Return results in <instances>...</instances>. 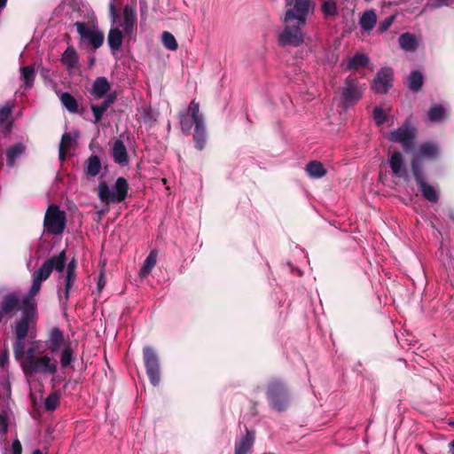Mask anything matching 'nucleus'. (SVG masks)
I'll list each match as a JSON object with an SVG mask.
<instances>
[{"instance_id": "nucleus-1", "label": "nucleus", "mask_w": 454, "mask_h": 454, "mask_svg": "<svg viewBox=\"0 0 454 454\" xmlns=\"http://www.w3.org/2000/svg\"><path fill=\"white\" fill-rule=\"evenodd\" d=\"M66 265V252L63 250L59 254L46 260L37 270L32 274V285L29 288V297L23 302L22 317L15 324L14 332L16 340L13 343V354L16 359H20L24 353L25 339L28 335L31 326L36 319V303L34 297L39 293L42 283L45 281L55 270L62 272Z\"/></svg>"}, {"instance_id": "nucleus-2", "label": "nucleus", "mask_w": 454, "mask_h": 454, "mask_svg": "<svg viewBox=\"0 0 454 454\" xmlns=\"http://www.w3.org/2000/svg\"><path fill=\"white\" fill-rule=\"evenodd\" d=\"M19 360L27 377L36 374L50 376L58 371L57 360L46 353L45 347L40 340L31 341Z\"/></svg>"}, {"instance_id": "nucleus-3", "label": "nucleus", "mask_w": 454, "mask_h": 454, "mask_svg": "<svg viewBox=\"0 0 454 454\" xmlns=\"http://www.w3.org/2000/svg\"><path fill=\"white\" fill-rule=\"evenodd\" d=\"M128 190V182L123 177L116 180L112 190L105 182H102L98 185V198L103 203H120L126 199Z\"/></svg>"}, {"instance_id": "nucleus-4", "label": "nucleus", "mask_w": 454, "mask_h": 454, "mask_svg": "<svg viewBox=\"0 0 454 454\" xmlns=\"http://www.w3.org/2000/svg\"><path fill=\"white\" fill-rule=\"evenodd\" d=\"M288 9L286 12L285 23L297 21L300 25H305L307 15L313 10L312 0H286Z\"/></svg>"}, {"instance_id": "nucleus-5", "label": "nucleus", "mask_w": 454, "mask_h": 454, "mask_svg": "<svg viewBox=\"0 0 454 454\" xmlns=\"http://www.w3.org/2000/svg\"><path fill=\"white\" fill-rule=\"evenodd\" d=\"M267 397L270 406L278 411H284L290 402V395L286 387L278 380L271 381L269 384Z\"/></svg>"}, {"instance_id": "nucleus-6", "label": "nucleus", "mask_w": 454, "mask_h": 454, "mask_svg": "<svg viewBox=\"0 0 454 454\" xmlns=\"http://www.w3.org/2000/svg\"><path fill=\"white\" fill-rule=\"evenodd\" d=\"M416 136L417 129L407 121L401 127L391 131L387 138L390 142L401 144L405 152H410L414 148Z\"/></svg>"}, {"instance_id": "nucleus-7", "label": "nucleus", "mask_w": 454, "mask_h": 454, "mask_svg": "<svg viewBox=\"0 0 454 454\" xmlns=\"http://www.w3.org/2000/svg\"><path fill=\"white\" fill-rule=\"evenodd\" d=\"M43 225L45 231L53 235L61 234L66 227V214L56 205H50L45 213Z\"/></svg>"}, {"instance_id": "nucleus-8", "label": "nucleus", "mask_w": 454, "mask_h": 454, "mask_svg": "<svg viewBox=\"0 0 454 454\" xmlns=\"http://www.w3.org/2000/svg\"><path fill=\"white\" fill-rule=\"evenodd\" d=\"M363 86L355 76H348L345 80L340 90V101L344 107L354 106L362 97Z\"/></svg>"}, {"instance_id": "nucleus-9", "label": "nucleus", "mask_w": 454, "mask_h": 454, "mask_svg": "<svg viewBox=\"0 0 454 454\" xmlns=\"http://www.w3.org/2000/svg\"><path fill=\"white\" fill-rule=\"evenodd\" d=\"M297 21L286 23L285 28L278 35V41L282 46L297 47L303 43V35Z\"/></svg>"}, {"instance_id": "nucleus-10", "label": "nucleus", "mask_w": 454, "mask_h": 454, "mask_svg": "<svg viewBox=\"0 0 454 454\" xmlns=\"http://www.w3.org/2000/svg\"><path fill=\"white\" fill-rule=\"evenodd\" d=\"M440 150L437 144L434 142H426L421 144L415 152L411 160V169L414 173V167L418 170H422L421 160L425 159L434 160L439 156Z\"/></svg>"}, {"instance_id": "nucleus-11", "label": "nucleus", "mask_w": 454, "mask_h": 454, "mask_svg": "<svg viewBox=\"0 0 454 454\" xmlns=\"http://www.w3.org/2000/svg\"><path fill=\"white\" fill-rule=\"evenodd\" d=\"M144 361L146 367V372L153 386L160 383V364L159 359L154 350L150 347L144 348Z\"/></svg>"}, {"instance_id": "nucleus-12", "label": "nucleus", "mask_w": 454, "mask_h": 454, "mask_svg": "<svg viewBox=\"0 0 454 454\" xmlns=\"http://www.w3.org/2000/svg\"><path fill=\"white\" fill-rule=\"evenodd\" d=\"M75 27L81 38L88 41L94 49H98L103 44L104 35L96 27H86L82 22H76Z\"/></svg>"}, {"instance_id": "nucleus-13", "label": "nucleus", "mask_w": 454, "mask_h": 454, "mask_svg": "<svg viewBox=\"0 0 454 454\" xmlns=\"http://www.w3.org/2000/svg\"><path fill=\"white\" fill-rule=\"evenodd\" d=\"M393 74V70L390 67L381 68L373 80L372 90L380 94L387 92L392 86Z\"/></svg>"}, {"instance_id": "nucleus-14", "label": "nucleus", "mask_w": 454, "mask_h": 454, "mask_svg": "<svg viewBox=\"0 0 454 454\" xmlns=\"http://www.w3.org/2000/svg\"><path fill=\"white\" fill-rule=\"evenodd\" d=\"M413 176L423 197L430 202H437L439 200L438 192L433 185L426 182L423 171L418 170L416 167H414Z\"/></svg>"}, {"instance_id": "nucleus-15", "label": "nucleus", "mask_w": 454, "mask_h": 454, "mask_svg": "<svg viewBox=\"0 0 454 454\" xmlns=\"http://www.w3.org/2000/svg\"><path fill=\"white\" fill-rule=\"evenodd\" d=\"M68 344L70 343L66 339L63 332L58 327H53L51 329L48 340L43 345L45 348H47L51 353H57Z\"/></svg>"}, {"instance_id": "nucleus-16", "label": "nucleus", "mask_w": 454, "mask_h": 454, "mask_svg": "<svg viewBox=\"0 0 454 454\" xmlns=\"http://www.w3.org/2000/svg\"><path fill=\"white\" fill-rule=\"evenodd\" d=\"M27 297H29V293L27 295H25L22 298H20L17 293L5 295L0 307V312H2V316L4 317V315L11 314L20 309L23 310L22 301Z\"/></svg>"}, {"instance_id": "nucleus-17", "label": "nucleus", "mask_w": 454, "mask_h": 454, "mask_svg": "<svg viewBox=\"0 0 454 454\" xmlns=\"http://www.w3.org/2000/svg\"><path fill=\"white\" fill-rule=\"evenodd\" d=\"M388 161L393 175L404 179L408 177V170L405 166L404 159L401 152H393L389 157Z\"/></svg>"}, {"instance_id": "nucleus-18", "label": "nucleus", "mask_w": 454, "mask_h": 454, "mask_svg": "<svg viewBox=\"0 0 454 454\" xmlns=\"http://www.w3.org/2000/svg\"><path fill=\"white\" fill-rule=\"evenodd\" d=\"M123 27L124 34L129 35L132 34L137 24V11L134 5H126L123 9Z\"/></svg>"}, {"instance_id": "nucleus-19", "label": "nucleus", "mask_w": 454, "mask_h": 454, "mask_svg": "<svg viewBox=\"0 0 454 454\" xmlns=\"http://www.w3.org/2000/svg\"><path fill=\"white\" fill-rule=\"evenodd\" d=\"M75 269H76L75 260L72 259L67 263L66 275H65V280H64L65 288L63 291L65 300H68L70 290L75 281V278H76Z\"/></svg>"}, {"instance_id": "nucleus-20", "label": "nucleus", "mask_w": 454, "mask_h": 454, "mask_svg": "<svg viewBox=\"0 0 454 454\" xmlns=\"http://www.w3.org/2000/svg\"><path fill=\"white\" fill-rule=\"evenodd\" d=\"M254 442V434L247 430L246 434L236 442L234 454H248L252 450Z\"/></svg>"}, {"instance_id": "nucleus-21", "label": "nucleus", "mask_w": 454, "mask_h": 454, "mask_svg": "<svg viewBox=\"0 0 454 454\" xmlns=\"http://www.w3.org/2000/svg\"><path fill=\"white\" fill-rule=\"evenodd\" d=\"M110 90V83L106 77H98L90 90L91 95L96 99L102 98Z\"/></svg>"}, {"instance_id": "nucleus-22", "label": "nucleus", "mask_w": 454, "mask_h": 454, "mask_svg": "<svg viewBox=\"0 0 454 454\" xmlns=\"http://www.w3.org/2000/svg\"><path fill=\"white\" fill-rule=\"evenodd\" d=\"M112 155L116 163L125 165L128 162L127 149L121 140H116L114 143Z\"/></svg>"}, {"instance_id": "nucleus-23", "label": "nucleus", "mask_w": 454, "mask_h": 454, "mask_svg": "<svg viewBox=\"0 0 454 454\" xmlns=\"http://www.w3.org/2000/svg\"><path fill=\"white\" fill-rule=\"evenodd\" d=\"M193 140L198 150L201 151L205 148L207 140L205 121L194 124Z\"/></svg>"}, {"instance_id": "nucleus-24", "label": "nucleus", "mask_w": 454, "mask_h": 454, "mask_svg": "<svg viewBox=\"0 0 454 454\" xmlns=\"http://www.w3.org/2000/svg\"><path fill=\"white\" fill-rule=\"evenodd\" d=\"M26 147L21 143H17L6 150L7 165L14 167L16 160L25 153Z\"/></svg>"}, {"instance_id": "nucleus-25", "label": "nucleus", "mask_w": 454, "mask_h": 454, "mask_svg": "<svg viewBox=\"0 0 454 454\" xmlns=\"http://www.w3.org/2000/svg\"><path fill=\"white\" fill-rule=\"evenodd\" d=\"M122 39V32L118 27L110 29L107 36V43L112 51H118L121 48Z\"/></svg>"}, {"instance_id": "nucleus-26", "label": "nucleus", "mask_w": 454, "mask_h": 454, "mask_svg": "<svg viewBox=\"0 0 454 454\" xmlns=\"http://www.w3.org/2000/svg\"><path fill=\"white\" fill-rule=\"evenodd\" d=\"M306 172L311 178H321L325 176L326 169L320 161L312 160L306 165Z\"/></svg>"}, {"instance_id": "nucleus-27", "label": "nucleus", "mask_w": 454, "mask_h": 454, "mask_svg": "<svg viewBox=\"0 0 454 454\" xmlns=\"http://www.w3.org/2000/svg\"><path fill=\"white\" fill-rule=\"evenodd\" d=\"M376 22L377 16L372 10L364 12L359 21L362 29L366 32L371 31L374 27Z\"/></svg>"}, {"instance_id": "nucleus-28", "label": "nucleus", "mask_w": 454, "mask_h": 454, "mask_svg": "<svg viewBox=\"0 0 454 454\" xmlns=\"http://www.w3.org/2000/svg\"><path fill=\"white\" fill-rule=\"evenodd\" d=\"M114 97L110 95L104 100V102L101 105H99V106L92 105L91 106V111H92L94 118H95V122H98L101 120L103 114L108 109V107L114 103Z\"/></svg>"}, {"instance_id": "nucleus-29", "label": "nucleus", "mask_w": 454, "mask_h": 454, "mask_svg": "<svg viewBox=\"0 0 454 454\" xmlns=\"http://www.w3.org/2000/svg\"><path fill=\"white\" fill-rule=\"evenodd\" d=\"M75 143L74 138L72 137V136L69 133H65L62 136L61 142L59 145V160H64L66 159L67 153L69 152L71 148H73L74 145Z\"/></svg>"}, {"instance_id": "nucleus-30", "label": "nucleus", "mask_w": 454, "mask_h": 454, "mask_svg": "<svg viewBox=\"0 0 454 454\" xmlns=\"http://www.w3.org/2000/svg\"><path fill=\"white\" fill-rule=\"evenodd\" d=\"M399 44L400 47L407 51H415L418 43L415 35L410 34V33H404L400 35L399 37Z\"/></svg>"}, {"instance_id": "nucleus-31", "label": "nucleus", "mask_w": 454, "mask_h": 454, "mask_svg": "<svg viewBox=\"0 0 454 454\" xmlns=\"http://www.w3.org/2000/svg\"><path fill=\"white\" fill-rule=\"evenodd\" d=\"M428 120L432 122H438L447 117L446 109L441 105H433L427 114Z\"/></svg>"}, {"instance_id": "nucleus-32", "label": "nucleus", "mask_w": 454, "mask_h": 454, "mask_svg": "<svg viewBox=\"0 0 454 454\" xmlns=\"http://www.w3.org/2000/svg\"><path fill=\"white\" fill-rule=\"evenodd\" d=\"M156 260L157 253L155 251H152L145 258L144 264L140 270L139 275L141 278H145L150 274V272L156 264Z\"/></svg>"}, {"instance_id": "nucleus-33", "label": "nucleus", "mask_w": 454, "mask_h": 454, "mask_svg": "<svg viewBox=\"0 0 454 454\" xmlns=\"http://www.w3.org/2000/svg\"><path fill=\"white\" fill-rule=\"evenodd\" d=\"M369 63V58L363 53H356L354 57L348 59L347 63V69H357L365 67Z\"/></svg>"}, {"instance_id": "nucleus-34", "label": "nucleus", "mask_w": 454, "mask_h": 454, "mask_svg": "<svg viewBox=\"0 0 454 454\" xmlns=\"http://www.w3.org/2000/svg\"><path fill=\"white\" fill-rule=\"evenodd\" d=\"M61 61L68 68L76 67L78 62V56L75 50L73 47H67L62 55Z\"/></svg>"}, {"instance_id": "nucleus-35", "label": "nucleus", "mask_w": 454, "mask_h": 454, "mask_svg": "<svg viewBox=\"0 0 454 454\" xmlns=\"http://www.w3.org/2000/svg\"><path fill=\"white\" fill-rule=\"evenodd\" d=\"M11 114V107L3 106L0 108V126L3 128L5 135L9 134L12 129V122L8 121Z\"/></svg>"}, {"instance_id": "nucleus-36", "label": "nucleus", "mask_w": 454, "mask_h": 454, "mask_svg": "<svg viewBox=\"0 0 454 454\" xmlns=\"http://www.w3.org/2000/svg\"><path fill=\"white\" fill-rule=\"evenodd\" d=\"M59 99L62 105L70 112L76 113L78 111V103L76 99L68 92L61 93Z\"/></svg>"}, {"instance_id": "nucleus-37", "label": "nucleus", "mask_w": 454, "mask_h": 454, "mask_svg": "<svg viewBox=\"0 0 454 454\" xmlns=\"http://www.w3.org/2000/svg\"><path fill=\"white\" fill-rule=\"evenodd\" d=\"M423 75L419 71H412L408 77L409 88L413 91H419L423 85Z\"/></svg>"}, {"instance_id": "nucleus-38", "label": "nucleus", "mask_w": 454, "mask_h": 454, "mask_svg": "<svg viewBox=\"0 0 454 454\" xmlns=\"http://www.w3.org/2000/svg\"><path fill=\"white\" fill-rule=\"evenodd\" d=\"M60 365L62 368L65 369L67 366H69L72 362L74 361V351L70 344H68L67 346L60 349Z\"/></svg>"}, {"instance_id": "nucleus-39", "label": "nucleus", "mask_w": 454, "mask_h": 454, "mask_svg": "<svg viewBox=\"0 0 454 454\" xmlns=\"http://www.w3.org/2000/svg\"><path fill=\"white\" fill-rule=\"evenodd\" d=\"M21 78L25 82V87L30 89L33 86L35 79V68L33 66L21 67Z\"/></svg>"}, {"instance_id": "nucleus-40", "label": "nucleus", "mask_w": 454, "mask_h": 454, "mask_svg": "<svg viewBox=\"0 0 454 454\" xmlns=\"http://www.w3.org/2000/svg\"><path fill=\"white\" fill-rule=\"evenodd\" d=\"M101 169V162L97 156H90L87 161V174L96 176Z\"/></svg>"}, {"instance_id": "nucleus-41", "label": "nucleus", "mask_w": 454, "mask_h": 454, "mask_svg": "<svg viewBox=\"0 0 454 454\" xmlns=\"http://www.w3.org/2000/svg\"><path fill=\"white\" fill-rule=\"evenodd\" d=\"M9 410L3 409L0 411V442L5 440V434L8 429Z\"/></svg>"}, {"instance_id": "nucleus-42", "label": "nucleus", "mask_w": 454, "mask_h": 454, "mask_svg": "<svg viewBox=\"0 0 454 454\" xmlns=\"http://www.w3.org/2000/svg\"><path fill=\"white\" fill-rule=\"evenodd\" d=\"M60 395L58 392L50 394L44 401V409L52 411L57 409L59 404Z\"/></svg>"}, {"instance_id": "nucleus-43", "label": "nucleus", "mask_w": 454, "mask_h": 454, "mask_svg": "<svg viewBox=\"0 0 454 454\" xmlns=\"http://www.w3.org/2000/svg\"><path fill=\"white\" fill-rule=\"evenodd\" d=\"M189 110L192 114V119L193 124L199 123V121L200 122L205 121L203 114L200 113V105L198 102H196L195 100H192L190 103Z\"/></svg>"}, {"instance_id": "nucleus-44", "label": "nucleus", "mask_w": 454, "mask_h": 454, "mask_svg": "<svg viewBox=\"0 0 454 454\" xmlns=\"http://www.w3.org/2000/svg\"><path fill=\"white\" fill-rule=\"evenodd\" d=\"M162 43L163 45L170 51H176L178 47L177 42L175 38V36L169 33V32H163L162 33Z\"/></svg>"}, {"instance_id": "nucleus-45", "label": "nucleus", "mask_w": 454, "mask_h": 454, "mask_svg": "<svg viewBox=\"0 0 454 454\" xmlns=\"http://www.w3.org/2000/svg\"><path fill=\"white\" fill-rule=\"evenodd\" d=\"M322 11L325 16H334L337 13L336 3L333 0H326L322 4Z\"/></svg>"}, {"instance_id": "nucleus-46", "label": "nucleus", "mask_w": 454, "mask_h": 454, "mask_svg": "<svg viewBox=\"0 0 454 454\" xmlns=\"http://www.w3.org/2000/svg\"><path fill=\"white\" fill-rule=\"evenodd\" d=\"M454 5V0H428L427 7L430 9H438L442 6H452Z\"/></svg>"}, {"instance_id": "nucleus-47", "label": "nucleus", "mask_w": 454, "mask_h": 454, "mask_svg": "<svg viewBox=\"0 0 454 454\" xmlns=\"http://www.w3.org/2000/svg\"><path fill=\"white\" fill-rule=\"evenodd\" d=\"M373 119L378 126L382 125L387 120V114L380 107H375L373 110Z\"/></svg>"}, {"instance_id": "nucleus-48", "label": "nucleus", "mask_w": 454, "mask_h": 454, "mask_svg": "<svg viewBox=\"0 0 454 454\" xmlns=\"http://www.w3.org/2000/svg\"><path fill=\"white\" fill-rule=\"evenodd\" d=\"M21 444L18 439L14 440L11 448H4L3 454H21Z\"/></svg>"}, {"instance_id": "nucleus-49", "label": "nucleus", "mask_w": 454, "mask_h": 454, "mask_svg": "<svg viewBox=\"0 0 454 454\" xmlns=\"http://www.w3.org/2000/svg\"><path fill=\"white\" fill-rule=\"evenodd\" d=\"M395 20V15H391L388 18L385 19L383 21H381L378 27L379 33H383L387 31L389 27L393 24L394 20Z\"/></svg>"}, {"instance_id": "nucleus-50", "label": "nucleus", "mask_w": 454, "mask_h": 454, "mask_svg": "<svg viewBox=\"0 0 454 454\" xmlns=\"http://www.w3.org/2000/svg\"><path fill=\"white\" fill-rule=\"evenodd\" d=\"M3 387L4 389V393L3 395H1V398L3 399V402L5 403L10 398V395H11L10 382L8 380H4L3 382Z\"/></svg>"}, {"instance_id": "nucleus-51", "label": "nucleus", "mask_w": 454, "mask_h": 454, "mask_svg": "<svg viewBox=\"0 0 454 454\" xmlns=\"http://www.w3.org/2000/svg\"><path fill=\"white\" fill-rule=\"evenodd\" d=\"M9 360V352L7 349H4L0 352V366L4 368Z\"/></svg>"}, {"instance_id": "nucleus-52", "label": "nucleus", "mask_w": 454, "mask_h": 454, "mask_svg": "<svg viewBox=\"0 0 454 454\" xmlns=\"http://www.w3.org/2000/svg\"><path fill=\"white\" fill-rule=\"evenodd\" d=\"M105 285H106L105 276H104V273L101 272L98 281V284H97L98 291L100 292L104 288Z\"/></svg>"}, {"instance_id": "nucleus-53", "label": "nucleus", "mask_w": 454, "mask_h": 454, "mask_svg": "<svg viewBox=\"0 0 454 454\" xmlns=\"http://www.w3.org/2000/svg\"><path fill=\"white\" fill-rule=\"evenodd\" d=\"M109 7H110V14L112 16L113 22L114 23L116 21L117 13H116L114 3H111Z\"/></svg>"}, {"instance_id": "nucleus-54", "label": "nucleus", "mask_w": 454, "mask_h": 454, "mask_svg": "<svg viewBox=\"0 0 454 454\" xmlns=\"http://www.w3.org/2000/svg\"><path fill=\"white\" fill-rule=\"evenodd\" d=\"M450 453L454 454V440L450 443Z\"/></svg>"}, {"instance_id": "nucleus-55", "label": "nucleus", "mask_w": 454, "mask_h": 454, "mask_svg": "<svg viewBox=\"0 0 454 454\" xmlns=\"http://www.w3.org/2000/svg\"><path fill=\"white\" fill-rule=\"evenodd\" d=\"M180 122H181L182 127L184 128L185 126V120H184V118L181 117Z\"/></svg>"}, {"instance_id": "nucleus-56", "label": "nucleus", "mask_w": 454, "mask_h": 454, "mask_svg": "<svg viewBox=\"0 0 454 454\" xmlns=\"http://www.w3.org/2000/svg\"><path fill=\"white\" fill-rule=\"evenodd\" d=\"M33 454H42L41 450H35Z\"/></svg>"}, {"instance_id": "nucleus-57", "label": "nucleus", "mask_w": 454, "mask_h": 454, "mask_svg": "<svg viewBox=\"0 0 454 454\" xmlns=\"http://www.w3.org/2000/svg\"><path fill=\"white\" fill-rule=\"evenodd\" d=\"M105 212H106V210H101V211H99V215H103V214H105Z\"/></svg>"}, {"instance_id": "nucleus-58", "label": "nucleus", "mask_w": 454, "mask_h": 454, "mask_svg": "<svg viewBox=\"0 0 454 454\" xmlns=\"http://www.w3.org/2000/svg\"><path fill=\"white\" fill-rule=\"evenodd\" d=\"M450 217L454 220V215L452 214H450Z\"/></svg>"}]
</instances>
